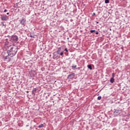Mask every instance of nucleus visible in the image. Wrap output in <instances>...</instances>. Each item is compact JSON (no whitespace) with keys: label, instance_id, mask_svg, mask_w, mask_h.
<instances>
[{"label":"nucleus","instance_id":"1","mask_svg":"<svg viewBox=\"0 0 130 130\" xmlns=\"http://www.w3.org/2000/svg\"><path fill=\"white\" fill-rule=\"evenodd\" d=\"M6 49L7 50V52L3 53V58H4L5 60L9 59L10 57H13V56H15V55H16L18 51V47L13 45H8Z\"/></svg>","mask_w":130,"mask_h":130},{"label":"nucleus","instance_id":"2","mask_svg":"<svg viewBox=\"0 0 130 130\" xmlns=\"http://www.w3.org/2000/svg\"><path fill=\"white\" fill-rule=\"evenodd\" d=\"M13 41V42H17L19 40V38L16 35H13L10 38V41Z\"/></svg>","mask_w":130,"mask_h":130},{"label":"nucleus","instance_id":"3","mask_svg":"<svg viewBox=\"0 0 130 130\" xmlns=\"http://www.w3.org/2000/svg\"><path fill=\"white\" fill-rule=\"evenodd\" d=\"M115 111H114V115L117 116L119 115L120 113H121V110L119 109H115Z\"/></svg>","mask_w":130,"mask_h":130},{"label":"nucleus","instance_id":"4","mask_svg":"<svg viewBox=\"0 0 130 130\" xmlns=\"http://www.w3.org/2000/svg\"><path fill=\"white\" fill-rule=\"evenodd\" d=\"M19 23L22 26H25V23H26V19L24 18H22L20 20H19Z\"/></svg>","mask_w":130,"mask_h":130},{"label":"nucleus","instance_id":"5","mask_svg":"<svg viewBox=\"0 0 130 130\" xmlns=\"http://www.w3.org/2000/svg\"><path fill=\"white\" fill-rule=\"evenodd\" d=\"M75 76H76L75 73H72L71 74L68 76V79H70L71 80H73V79L75 78Z\"/></svg>","mask_w":130,"mask_h":130},{"label":"nucleus","instance_id":"6","mask_svg":"<svg viewBox=\"0 0 130 130\" xmlns=\"http://www.w3.org/2000/svg\"><path fill=\"white\" fill-rule=\"evenodd\" d=\"M8 19L9 18L6 15L1 17V20H2V21H7Z\"/></svg>","mask_w":130,"mask_h":130},{"label":"nucleus","instance_id":"7","mask_svg":"<svg viewBox=\"0 0 130 130\" xmlns=\"http://www.w3.org/2000/svg\"><path fill=\"white\" fill-rule=\"evenodd\" d=\"M29 37L30 38H35V35H34V32H30Z\"/></svg>","mask_w":130,"mask_h":130},{"label":"nucleus","instance_id":"8","mask_svg":"<svg viewBox=\"0 0 130 130\" xmlns=\"http://www.w3.org/2000/svg\"><path fill=\"white\" fill-rule=\"evenodd\" d=\"M60 51H61V47H59L56 51V53L59 54Z\"/></svg>","mask_w":130,"mask_h":130},{"label":"nucleus","instance_id":"9","mask_svg":"<svg viewBox=\"0 0 130 130\" xmlns=\"http://www.w3.org/2000/svg\"><path fill=\"white\" fill-rule=\"evenodd\" d=\"M110 83H112V84H113V83H114V78H111L110 80Z\"/></svg>","mask_w":130,"mask_h":130},{"label":"nucleus","instance_id":"10","mask_svg":"<svg viewBox=\"0 0 130 130\" xmlns=\"http://www.w3.org/2000/svg\"><path fill=\"white\" fill-rule=\"evenodd\" d=\"M37 91V88H34L32 90V94H34V93H36Z\"/></svg>","mask_w":130,"mask_h":130},{"label":"nucleus","instance_id":"11","mask_svg":"<svg viewBox=\"0 0 130 130\" xmlns=\"http://www.w3.org/2000/svg\"><path fill=\"white\" fill-rule=\"evenodd\" d=\"M71 67L72 70H75V69H77V65H73Z\"/></svg>","mask_w":130,"mask_h":130},{"label":"nucleus","instance_id":"12","mask_svg":"<svg viewBox=\"0 0 130 130\" xmlns=\"http://www.w3.org/2000/svg\"><path fill=\"white\" fill-rule=\"evenodd\" d=\"M87 68L88 69H89V70H92V66H91V64H88Z\"/></svg>","mask_w":130,"mask_h":130},{"label":"nucleus","instance_id":"13","mask_svg":"<svg viewBox=\"0 0 130 130\" xmlns=\"http://www.w3.org/2000/svg\"><path fill=\"white\" fill-rule=\"evenodd\" d=\"M43 126H44V124H41V125H39L38 126V127H39V128H41V127H43Z\"/></svg>","mask_w":130,"mask_h":130},{"label":"nucleus","instance_id":"14","mask_svg":"<svg viewBox=\"0 0 130 130\" xmlns=\"http://www.w3.org/2000/svg\"><path fill=\"white\" fill-rule=\"evenodd\" d=\"M105 4H109V0H105Z\"/></svg>","mask_w":130,"mask_h":130},{"label":"nucleus","instance_id":"15","mask_svg":"<svg viewBox=\"0 0 130 130\" xmlns=\"http://www.w3.org/2000/svg\"><path fill=\"white\" fill-rule=\"evenodd\" d=\"M96 32V30H90V33H95Z\"/></svg>","mask_w":130,"mask_h":130},{"label":"nucleus","instance_id":"16","mask_svg":"<svg viewBox=\"0 0 130 130\" xmlns=\"http://www.w3.org/2000/svg\"><path fill=\"white\" fill-rule=\"evenodd\" d=\"M60 55H61V56H62V55H63V52H61L59 53Z\"/></svg>","mask_w":130,"mask_h":130},{"label":"nucleus","instance_id":"17","mask_svg":"<svg viewBox=\"0 0 130 130\" xmlns=\"http://www.w3.org/2000/svg\"><path fill=\"white\" fill-rule=\"evenodd\" d=\"M98 100H101V96H99L98 97Z\"/></svg>","mask_w":130,"mask_h":130},{"label":"nucleus","instance_id":"18","mask_svg":"<svg viewBox=\"0 0 130 130\" xmlns=\"http://www.w3.org/2000/svg\"><path fill=\"white\" fill-rule=\"evenodd\" d=\"M114 76H115V75H114V73H112V78H114Z\"/></svg>","mask_w":130,"mask_h":130},{"label":"nucleus","instance_id":"19","mask_svg":"<svg viewBox=\"0 0 130 130\" xmlns=\"http://www.w3.org/2000/svg\"><path fill=\"white\" fill-rule=\"evenodd\" d=\"M64 51H66L67 52H69V50H68V49L67 48L64 49Z\"/></svg>","mask_w":130,"mask_h":130},{"label":"nucleus","instance_id":"20","mask_svg":"<svg viewBox=\"0 0 130 130\" xmlns=\"http://www.w3.org/2000/svg\"><path fill=\"white\" fill-rule=\"evenodd\" d=\"M8 11L7 9H5L4 11V13H6Z\"/></svg>","mask_w":130,"mask_h":130},{"label":"nucleus","instance_id":"21","mask_svg":"<svg viewBox=\"0 0 130 130\" xmlns=\"http://www.w3.org/2000/svg\"><path fill=\"white\" fill-rule=\"evenodd\" d=\"M95 34L96 35H98V34H99V32H98V31H96Z\"/></svg>","mask_w":130,"mask_h":130},{"label":"nucleus","instance_id":"22","mask_svg":"<svg viewBox=\"0 0 130 130\" xmlns=\"http://www.w3.org/2000/svg\"><path fill=\"white\" fill-rule=\"evenodd\" d=\"M10 14V13H9V12H8L7 13V15H9Z\"/></svg>","mask_w":130,"mask_h":130},{"label":"nucleus","instance_id":"23","mask_svg":"<svg viewBox=\"0 0 130 130\" xmlns=\"http://www.w3.org/2000/svg\"><path fill=\"white\" fill-rule=\"evenodd\" d=\"M94 15H95V13H93L92 16H94Z\"/></svg>","mask_w":130,"mask_h":130},{"label":"nucleus","instance_id":"24","mask_svg":"<svg viewBox=\"0 0 130 130\" xmlns=\"http://www.w3.org/2000/svg\"><path fill=\"white\" fill-rule=\"evenodd\" d=\"M96 24H99V22L97 21L96 22Z\"/></svg>","mask_w":130,"mask_h":130},{"label":"nucleus","instance_id":"25","mask_svg":"<svg viewBox=\"0 0 130 130\" xmlns=\"http://www.w3.org/2000/svg\"><path fill=\"white\" fill-rule=\"evenodd\" d=\"M26 93H29V91H26Z\"/></svg>","mask_w":130,"mask_h":130}]
</instances>
